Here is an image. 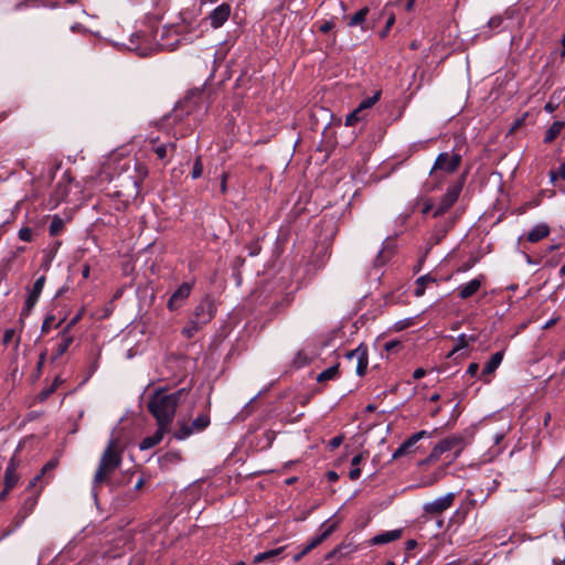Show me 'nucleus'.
Masks as SVG:
<instances>
[{
    "instance_id": "nucleus-38",
    "label": "nucleus",
    "mask_w": 565,
    "mask_h": 565,
    "mask_svg": "<svg viewBox=\"0 0 565 565\" xmlns=\"http://www.w3.org/2000/svg\"><path fill=\"white\" fill-rule=\"evenodd\" d=\"M503 15H494L488 21V28L494 32H500L503 30Z\"/></svg>"
},
{
    "instance_id": "nucleus-15",
    "label": "nucleus",
    "mask_w": 565,
    "mask_h": 565,
    "mask_svg": "<svg viewBox=\"0 0 565 565\" xmlns=\"http://www.w3.org/2000/svg\"><path fill=\"white\" fill-rule=\"evenodd\" d=\"M337 529V523L329 524L328 521L324 522L320 527V533L315 535L308 544L305 546V553L311 552L313 548L319 546L323 541H326Z\"/></svg>"
},
{
    "instance_id": "nucleus-28",
    "label": "nucleus",
    "mask_w": 565,
    "mask_h": 565,
    "mask_svg": "<svg viewBox=\"0 0 565 565\" xmlns=\"http://www.w3.org/2000/svg\"><path fill=\"white\" fill-rule=\"evenodd\" d=\"M194 433L195 431L192 428L191 424L181 422L179 423V428L173 431V438H175L177 440H184Z\"/></svg>"
},
{
    "instance_id": "nucleus-49",
    "label": "nucleus",
    "mask_w": 565,
    "mask_h": 565,
    "mask_svg": "<svg viewBox=\"0 0 565 565\" xmlns=\"http://www.w3.org/2000/svg\"><path fill=\"white\" fill-rule=\"evenodd\" d=\"M394 22H395V18H394L393 15H392L391 18H388V20H387V21H386V23H385V26H384V28H383V30L380 32V36H381L382 39H384V38L387 35V33L390 32V30H391V28L393 26Z\"/></svg>"
},
{
    "instance_id": "nucleus-37",
    "label": "nucleus",
    "mask_w": 565,
    "mask_h": 565,
    "mask_svg": "<svg viewBox=\"0 0 565 565\" xmlns=\"http://www.w3.org/2000/svg\"><path fill=\"white\" fill-rule=\"evenodd\" d=\"M63 227H64L63 220L60 218L58 216H54L50 224V227H49L50 235L51 236L58 235L62 232Z\"/></svg>"
},
{
    "instance_id": "nucleus-42",
    "label": "nucleus",
    "mask_w": 565,
    "mask_h": 565,
    "mask_svg": "<svg viewBox=\"0 0 565 565\" xmlns=\"http://www.w3.org/2000/svg\"><path fill=\"white\" fill-rule=\"evenodd\" d=\"M318 24V29L321 33H328L330 32L331 30L334 29L335 26V22H334V19H331V20H324L322 22H317L315 23V25Z\"/></svg>"
},
{
    "instance_id": "nucleus-11",
    "label": "nucleus",
    "mask_w": 565,
    "mask_h": 565,
    "mask_svg": "<svg viewBox=\"0 0 565 565\" xmlns=\"http://www.w3.org/2000/svg\"><path fill=\"white\" fill-rule=\"evenodd\" d=\"M232 13V7L227 2H223L216 8H214L205 20L209 21L210 25L213 29H218L225 24V22L230 19Z\"/></svg>"
},
{
    "instance_id": "nucleus-2",
    "label": "nucleus",
    "mask_w": 565,
    "mask_h": 565,
    "mask_svg": "<svg viewBox=\"0 0 565 565\" xmlns=\"http://www.w3.org/2000/svg\"><path fill=\"white\" fill-rule=\"evenodd\" d=\"M122 461L121 451L118 450L117 440L114 438H110V440L107 444V447L105 448L99 463L98 468L95 472L93 483L94 486H99L104 482H106L109 478V476L120 467Z\"/></svg>"
},
{
    "instance_id": "nucleus-6",
    "label": "nucleus",
    "mask_w": 565,
    "mask_h": 565,
    "mask_svg": "<svg viewBox=\"0 0 565 565\" xmlns=\"http://www.w3.org/2000/svg\"><path fill=\"white\" fill-rule=\"evenodd\" d=\"M150 151L157 156V159L167 166L177 150L175 141L160 142L159 138L149 139Z\"/></svg>"
},
{
    "instance_id": "nucleus-30",
    "label": "nucleus",
    "mask_w": 565,
    "mask_h": 565,
    "mask_svg": "<svg viewBox=\"0 0 565 565\" xmlns=\"http://www.w3.org/2000/svg\"><path fill=\"white\" fill-rule=\"evenodd\" d=\"M448 232V228L445 226L436 227L428 239L429 248H431L434 245L439 244L443 238L446 236Z\"/></svg>"
},
{
    "instance_id": "nucleus-40",
    "label": "nucleus",
    "mask_w": 565,
    "mask_h": 565,
    "mask_svg": "<svg viewBox=\"0 0 565 565\" xmlns=\"http://www.w3.org/2000/svg\"><path fill=\"white\" fill-rule=\"evenodd\" d=\"M203 174V162L201 157H196L194 160L193 169L191 172L192 179H199Z\"/></svg>"
},
{
    "instance_id": "nucleus-8",
    "label": "nucleus",
    "mask_w": 565,
    "mask_h": 565,
    "mask_svg": "<svg viewBox=\"0 0 565 565\" xmlns=\"http://www.w3.org/2000/svg\"><path fill=\"white\" fill-rule=\"evenodd\" d=\"M456 498V493L449 492L443 497L435 499L434 501L424 504L423 510L426 514L437 516L448 510Z\"/></svg>"
},
{
    "instance_id": "nucleus-24",
    "label": "nucleus",
    "mask_w": 565,
    "mask_h": 565,
    "mask_svg": "<svg viewBox=\"0 0 565 565\" xmlns=\"http://www.w3.org/2000/svg\"><path fill=\"white\" fill-rule=\"evenodd\" d=\"M18 481L19 476L17 473L15 462L13 460H10L4 472V487H7V490H12L18 483Z\"/></svg>"
},
{
    "instance_id": "nucleus-16",
    "label": "nucleus",
    "mask_w": 565,
    "mask_h": 565,
    "mask_svg": "<svg viewBox=\"0 0 565 565\" xmlns=\"http://www.w3.org/2000/svg\"><path fill=\"white\" fill-rule=\"evenodd\" d=\"M483 281H484V276L479 275L478 277L471 279L470 281L460 285L457 288L458 297L460 299H468V298L472 297L473 295H476L479 291Z\"/></svg>"
},
{
    "instance_id": "nucleus-50",
    "label": "nucleus",
    "mask_w": 565,
    "mask_h": 565,
    "mask_svg": "<svg viewBox=\"0 0 565 565\" xmlns=\"http://www.w3.org/2000/svg\"><path fill=\"white\" fill-rule=\"evenodd\" d=\"M412 324H413V319L408 318V319H405V320L397 321L395 323V329L397 331H402V330L411 327Z\"/></svg>"
},
{
    "instance_id": "nucleus-10",
    "label": "nucleus",
    "mask_w": 565,
    "mask_h": 565,
    "mask_svg": "<svg viewBox=\"0 0 565 565\" xmlns=\"http://www.w3.org/2000/svg\"><path fill=\"white\" fill-rule=\"evenodd\" d=\"M216 307L210 297L203 298L194 308L193 319L205 326L215 316Z\"/></svg>"
},
{
    "instance_id": "nucleus-25",
    "label": "nucleus",
    "mask_w": 565,
    "mask_h": 565,
    "mask_svg": "<svg viewBox=\"0 0 565 565\" xmlns=\"http://www.w3.org/2000/svg\"><path fill=\"white\" fill-rule=\"evenodd\" d=\"M211 424L210 418V402L207 403L206 412L200 414L196 418H194L191 423L192 428L195 433H201L205 430Z\"/></svg>"
},
{
    "instance_id": "nucleus-26",
    "label": "nucleus",
    "mask_w": 565,
    "mask_h": 565,
    "mask_svg": "<svg viewBox=\"0 0 565 565\" xmlns=\"http://www.w3.org/2000/svg\"><path fill=\"white\" fill-rule=\"evenodd\" d=\"M285 547H277L273 550L258 553L253 558V564H259L265 561L275 562V559L284 552Z\"/></svg>"
},
{
    "instance_id": "nucleus-57",
    "label": "nucleus",
    "mask_w": 565,
    "mask_h": 565,
    "mask_svg": "<svg viewBox=\"0 0 565 565\" xmlns=\"http://www.w3.org/2000/svg\"><path fill=\"white\" fill-rule=\"evenodd\" d=\"M227 179H228V174L226 172H224L221 177V192L223 194H225L227 191Z\"/></svg>"
},
{
    "instance_id": "nucleus-43",
    "label": "nucleus",
    "mask_w": 565,
    "mask_h": 565,
    "mask_svg": "<svg viewBox=\"0 0 565 565\" xmlns=\"http://www.w3.org/2000/svg\"><path fill=\"white\" fill-rule=\"evenodd\" d=\"M444 452L441 451L438 444L431 449L430 454L426 458V462H435L441 458Z\"/></svg>"
},
{
    "instance_id": "nucleus-1",
    "label": "nucleus",
    "mask_w": 565,
    "mask_h": 565,
    "mask_svg": "<svg viewBox=\"0 0 565 565\" xmlns=\"http://www.w3.org/2000/svg\"><path fill=\"white\" fill-rule=\"evenodd\" d=\"M191 391V385L182 387L171 394H164L162 388L157 390L148 402V411L156 418L157 425L170 428L177 407L181 399Z\"/></svg>"
},
{
    "instance_id": "nucleus-5",
    "label": "nucleus",
    "mask_w": 565,
    "mask_h": 565,
    "mask_svg": "<svg viewBox=\"0 0 565 565\" xmlns=\"http://www.w3.org/2000/svg\"><path fill=\"white\" fill-rule=\"evenodd\" d=\"M465 178L462 177L460 181L452 183L448 186L446 193L440 199V202L436 210L433 212V217H438L446 213L458 200L463 184Z\"/></svg>"
},
{
    "instance_id": "nucleus-32",
    "label": "nucleus",
    "mask_w": 565,
    "mask_h": 565,
    "mask_svg": "<svg viewBox=\"0 0 565 565\" xmlns=\"http://www.w3.org/2000/svg\"><path fill=\"white\" fill-rule=\"evenodd\" d=\"M203 327L202 323L194 320L193 318L183 327L182 334L185 335L188 339L192 338L201 328Z\"/></svg>"
},
{
    "instance_id": "nucleus-34",
    "label": "nucleus",
    "mask_w": 565,
    "mask_h": 565,
    "mask_svg": "<svg viewBox=\"0 0 565 565\" xmlns=\"http://www.w3.org/2000/svg\"><path fill=\"white\" fill-rule=\"evenodd\" d=\"M367 14H369V8L367 7H364V8L360 9L359 11H356L350 18V21H349L348 25L349 26H356L359 24H362L365 21Z\"/></svg>"
},
{
    "instance_id": "nucleus-53",
    "label": "nucleus",
    "mask_w": 565,
    "mask_h": 565,
    "mask_svg": "<svg viewBox=\"0 0 565 565\" xmlns=\"http://www.w3.org/2000/svg\"><path fill=\"white\" fill-rule=\"evenodd\" d=\"M361 477V469L359 467H352L349 471V478L351 480H358Z\"/></svg>"
},
{
    "instance_id": "nucleus-12",
    "label": "nucleus",
    "mask_w": 565,
    "mask_h": 565,
    "mask_svg": "<svg viewBox=\"0 0 565 565\" xmlns=\"http://www.w3.org/2000/svg\"><path fill=\"white\" fill-rule=\"evenodd\" d=\"M345 356L349 360H356L355 372L359 376H363L366 373L369 365V350L364 344H360L356 349L349 351Z\"/></svg>"
},
{
    "instance_id": "nucleus-31",
    "label": "nucleus",
    "mask_w": 565,
    "mask_h": 565,
    "mask_svg": "<svg viewBox=\"0 0 565 565\" xmlns=\"http://www.w3.org/2000/svg\"><path fill=\"white\" fill-rule=\"evenodd\" d=\"M338 375H339V365L335 364V365H332V366L326 369L321 373H319L317 376V382H326L329 380H333Z\"/></svg>"
},
{
    "instance_id": "nucleus-7",
    "label": "nucleus",
    "mask_w": 565,
    "mask_h": 565,
    "mask_svg": "<svg viewBox=\"0 0 565 565\" xmlns=\"http://www.w3.org/2000/svg\"><path fill=\"white\" fill-rule=\"evenodd\" d=\"M438 446L440 447L441 451L444 454H447V465L452 463L462 452L463 450V438L459 436H450L447 438H444L438 443Z\"/></svg>"
},
{
    "instance_id": "nucleus-44",
    "label": "nucleus",
    "mask_w": 565,
    "mask_h": 565,
    "mask_svg": "<svg viewBox=\"0 0 565 565\" xmlns=\"http://www.w3.org/2000/svg\"><path fill=\"white\" fill-rule=\"evenodd\" d=\"M18 236L23 242H31L33 238V231L30 227H22L19 230Z\"/></svg>"
},
{
    "instance_id": "nucleus-22",
    "label": "nucleus",
    "mask_w": 565,
    "mask_h": 565,
    "mask_svg": "<svg viewBox=\"0 0 565 565\" xmlns=\"http://www.w3.org/2000/svg\"><path fill=\"white\" fill-rule=\"evenodd\" d=\"M402 536V530H392L375 535L371 542L374 545H383L396 541Z\"/></svg>"
},
{
    "instance_id": "nucleus-45",
    "label": "nucleus",
    "mask_w": 565,
    "mask_h": 565,
    "mask_svg": "<svg viewBox=\"0 0 565 565\" xmlns=\"http://www.w3.org/2000/svg\"><path fill=\"white\" fill-rule=\"evenodd\" d=\"M54 320H55V317L54 316H47L43 323H42V327H41V332L43 334H46L50 332V330L53 328V323H54Z\"/></svg>"
},
{
    "instance_id": "nucleus-14",
    "label": "nucleus",
    "mask_w": 565,
    "mask_h": 565,
    "mask_svg": "<svg viewBox=\"0 0 565 565\" xmlns=\"http://www.w3.org/2000/svg\"><path fill=\"white\" fill-rule=\"evenodd\" d=\"M44 284H45V276H41L34 281V285H33L32 289L30 290L28 298L25 300V305L22 309L23 316H28L31 312V310L33 309V307L36 305V302L40 298V295L43 290Z\"/></svg>"
},
{
    "instance_id": "nucleus-47",
    "label": "nucleus",
    "mask_w": 565,
    "mask_h": 565,
    "mask_svg": "<svg viewBox=\"0 0 565 565\" xmlns=\"http://www.w3.org/2000/svg\"><path fill=\"white\" fill-rule=\"evenodd\" d=\"M458 341V344L457 347L450 352L449 356L452 355L456 351H458L459 349H463L466 347H468V341H467V337L466 334H460L457 339Z\"/></svg>"
},
{
    "instance_id": "nucleus-51",
    "label": "nucleus",
    "mask_w": 565,
    "mask_h": 565,
    "mask_svg": "<svg viewBox=\"0 0 565 565\" xmlns=\"http://www.w3.org/2000/svg\"><path fill=\"white\" fill-rule=\"evenodd\" d=\"M401 345V342L398 340H391V341H387L385 344H384V349L387 351V352H392L394 351L396 348H398Z\"/></svg>"
},
{
    "instance_id": "nucleus-33",
    "label": "nucleus",
    "mask_w": 565,
    "mask_h": 565,
    "mask_svg": "<svg viewBox=\"0 0 565 565\" xmlns=\"http://www.w3.org/2000/svg\"><path fill=\"white\" fill-rule=\"evenodd\" d=\"M435 278H433L429 275H424L417 278L416 280V289H415V296L420 297L425 292L426 285L429 282H434Z\"/></svg>"
},
{
    "instance_id": "nucleus-41",
    "label": "nucleus",
    "mask_w": 565,
    "mask_h": 565,
    "mask_svg": "<svg viewBox=\"0 0 565 565\" xmlns=\"http://www.w3.org/2000/svg\"><path fill=\"white\" fill-rule=\"evenodd\" d=\"M56 391V384H51L49 387H45L43 388L39 394H38V401L40 403H43L45 402L54 392Z\"/></svg>"
},
{
    "instance_id": "nucleus-17",
    "label": "nucleus",
    "mask_w": 565,
    "mask_h": 565,
    "mask_svg": "<svg viewBox=\"0 0 565 565\" xmlns=\"http://www.w3.org/2000/svg\"><path fill=\"white\" fill-rule=\"evenodd\" d=\"M168 431H169L168 427L158 425V429L152 436H147L140 441V444H139L140 450H147V449L153 448L154 446L160 444L164 434Z\"/></svg>"
},
{
    "instance_id": "nucleus-18",
    "label": "nucleus",
    "mask_w": 565,
    "mask_h": 565,
    "mask_svg": "<svg viewBox=\"0 0 565 565\" xmlns=\"http://www.w3.org/2000/svg\"><path fill=\"white\" fill-rule=\"evenodd\" d=\"M503 360V352H495L491 358L490 360L484 364L482 371H481V375H480V379L483 381V382H488V376L491 375L498 367L499 365L501 364Z\"/></svg>"
},
{
    "instance_id": "nucleus-20",
    "label": "nucleus",
    "mask_w": 565,
    "mask_h": 565,
    "mask_svg": "<svg viewBox=\"0 0 565 565\" xmlns=\"http://www.w3.org/2000/svg\"><path fill=\"white\" fill-rule=\"evenodd\" d=\"M60 338H61V340L57 343L55 352H54V354L52 356L53 361H55L60 356H62L68 350L70 345L74 341V337L67 330H62L60 332Z\"/></svg>"
},
{
    "instance_id": "nucleus-3",
    "label": "nucleus",
    "mask_w": 565,
    "mask_h": 565,
    "mask_svg": "<svg viewBox=\"0 0 565 565\" xmlns=\"http://www.w3.org/2000/svg\"><path fill=\"white\" fill-rule=\"evenodd\" d=\"M43 486L34 487L30 489L29 486L24 490V498L21 507L12 519L13 526L11 529L3 530L0 534V541L8 537L11 533H13L24 520L33 512L35 505L38 504L39 497L42 492Z\"/></svg>"
},
{
    "instance_id": "nucleus-55",
    "label": "nucleus",
    "mask_w": 565,
    "mask_h": 565,
    "mask_svg": "<svg viewBox=\"0 0 565 565\" xmlns=\"http://www.w3.org/2000/svg\"><path fill=\"white\" fill-rule=\"evenodd\" d=\"M295 362L302 365V364H307L309 361H308L307 355L302 351H299L296 355Z\"/></svg>"
},
{
    "instance_id": "nucleus-64",
    "label": "nucleus",
    "mask_w": 565,
    "mask_h": 565,
    "mask_svg": "<svg viewBox=\"0 0 565 565\" xmlns=\"http://www.w3.org/2000/svg\"><path fill=\"white\" fill-rule=\"evenodd\" d=\"M327 479L329 482H335L339 479V475L335 471L330 470L327 472Z\"/></svg>"
},
{
    "instance_id": "nucleus-52",
    "label": "nucleus",
    "mask_w": 565,
    "mask_h": 565,
    "mask_svg": "<svg viewBox=\"0 0 565 565\" xmlns=\"http://www.w3.org/2000/svg\"><path fill=\"white\" fill-rule=\"evenodd\" d=\"M14 335L13 329H7L3 333L2 342L3 344H9Z\"/></svg>"
},
{
    "instance_id": "nucleus-19",
    "label": "nucleus",
    "mask_w": 565,
    "mask_h": 565,
    "mask_svg": "<svg viewBox=\"0 0 565 565\" xmlns=\"http://www.w3.org/2000/svg\"><path fill=\"white\" fill-rule=\"evenodd\" d=\"M550 226L546 223H540L533 226L526 234V241L537 243L550 235Z\"/></svg>"
},
{
    "instance_id": "nucleus-35",
    "label": "nucleus",
    "mask_w": 565,
    "mask_h": 565,
    "mask_svg": "<svg viewBox=\"0 0 565 565\" xmlns=\"http://www.w3.org/2000/svg\"><path fill=\"white\" fill-rule=\"evenodd\" d=\"M380 97H381V90H376L372 96L370 97H366L365 99H363L358 108L364 113L366 109L371 108L373 105H375L379 100H380Z\"/></svg>"
},
{
    "instance_id": "nucleus-39",
    "label": "nucleus",
    "mask_w": 565,
    "mask_h": 565,
    "mask_svg": "<svg viewBox=\"0 0 565 565\" xmlns=\"http://www.w3.org/2000/svg\"><path fill=\"white\" fill-rule=\"evenodd\" d=\"M550 174V181L551 183H555V181L559 178L562 179L563 181H565V161L559 166L558 170L555 171V170H551L548 172Z\"/></svg>"
},
{
    "instance_id": "nucleus-59",
    "label": "nucleus",
    "mask_w": 565,
    "mask_h": 565,
    "mask_svg": "<svg viewBox=\"0 0 565 565\" xmlns=\"http://www.w3.org/2000/svg\"><path fill=\"white\" fill-rule=\"evenodd\" d=\"M541 203V196L539 195L536 199L532 200V201H529L524 204V209H532V207H535L537 205H540Z\"/></svg>"
},
{
    "instance_id": "nucleus-60",
    "label": "nucleus",
    "mask_w": 565,
    "mask_h": 565,
    "mask_svg": "<svg viewBox=\"0 0 565 565\" xmlns=\"http://www.w3.org/2000/svg\"><path fill=\"white\" fill-rule=\"evenodd\" d=\"M433 209H434V204L431 203V201L427 200V201L424 203V206H423L422 213H423L424 215H426V214H428Z\"/></svg>"
},
{
    "instance_id": "nucleus-62",
    "label": "nucleus",
    "mask_w": 565,
    "mask_h": 565,
    "mask_svg": "<svg viewBox=\"0 0 565 565\" xmlns=\"http://www.w3.org/2000/svg\"><path fill=\"white\" fill-rule=\"evenodd\" d=\"M45 359H46V352L44 351L39 356V362H38V365H36L38 372H41V370L43 367V364L45 362Z\"/></svg>"
},
{
    "instance_id": "nucleus-36",
    "label": "nucleus",
    "mask_w": 565,
    "mask_h": 565,
    "mask_svg": "<svg viewBox=\"0 0 565 565\" xmlns=\"http://www.w3.org/2000/svg\"><path fill=\"white\" fill-rule=\"evenodd\" d=\"M364 118V113H362L358 107L351 111L347 118H345V126L347 127H353L359 121H361Z\"/></svg>"
},
{
    "instance_id": "nucleus-46",
    "label": "nucleus",
    "mask_w": 565,
    "mask_h": 565,
    "mask_svg": "<svg viewBox=\"0 0 565 565\" xmlns=\"http://www.w3.org/2000/svg\"><path fill=\"white\" fill-rule=\"evenodd\" d=\"M84 315V309H81L68 322L67 324L65 326V328L63 330H67L68 332H71V329L76 326L82 317Z\"/></svg>"
},
{
    "instance_id": "nucleus-61",
    "label": "nucleus",
    "mask_w": 565,
    "mask_h": 565,
    "mask_svg": "<svg viewBox=\"0 0 565 565\" xmlns=\"http://www.w3.org/2000/svg\"><path fill=\"white\" fill-rule=\"evenodd\" d=\"M362 460H363V455L362 454H358V455H355L351 459V466L352 467H359V465L361 463Z\"/></svg>"
},
{
    "instance_id": "nucleus-48",
    "label": "nucleus",
    "mask_w": 565,
    "mask_h": 565,
    "mask_svg": "<svg viewBox=\"0 0 565 565\" xmlns=\"http://www.w3.org/2000/svg\"><path fill=\"white\" fill-rule=\"evenodd\" d=\"M444 476H445V468H439L437 471L434 472L433 478L429 481H427L425 484L431 486V484L436 483L439 479H441Z\"/></svg>"
},
{
    "instance_id": "nucleus-54",
    "label": "nucleus",
    "mask_w": 565,
    "mask_h": 565,
    "mask_svg": "<svg viewBox=\"0 0 565 565\" xmlns=\"http://www.w3.org/2000/svg\"><path fill=\"white\" fill-rule=\"evenodd\" d=\"M478 371H479V364L476 362H472L468 365L467 374L470 376H475V375H477Z\"/></svg>"
},
{
    "instance_id": "nucleus-58",
    "label": "nucleus",
    "mask_w": 565,
    "mask_h": 565,
    "mask_svg": "<svg viewBox=\"0 0 565 565\" xmlns=\"http://www.w3.org/2000/svg\"><path fill=\"white\" fill-rule=\"evenodd\" d=\"M558 107V104H554L552 100L547 102L544 106V110L552 114L554 113Z\"/></svg>"
},
{
    "instance_id": "nucleus-27",
    "label": "nucleus",
    "mask_w": 565,
    "mask_h": 565,
    "mask_svg": "<svg viewBox=\"0 0 565 565\" xmlns=\"http://www.w3.org/2000/svg\"><path fill=\"white\" fill-rule=\"evenodd\" d=\"M564 121H554L545 132L544 142L551 143L554 141L564 128Z\"/></svg>"
},
{
    "instance_id": "nucleus-13",
    "label": "nucleus",
    "mask_w": 565,
    "mask_h": 565,
    "mask_svg": "<svg viewBox=\"0 0 565 565\" xmlns=\"http://www.w3.org/2000/svg\"><path fill=\"white\" fill-rule=\"evenodd\" d=\"M430 433L427 430H420L415 434H413L411 437H408L405 441H403L399 447L393 452L392 458L398 459L403 456H406L414 451L415 445L423 438L429 437Z\"/></svg>"
},
{
    "instance_id": "nucleus-23",
    "label": "nucleus",
    "mask_w": 565,
    "mask_h": 565,
    "mask_svg": "<svg viewBox=\"0 0 565 565\" xmlns=\"http://www.w3.org/2000/svg\"><path fill=\"white\" fill-rule=\"evenodd\" d=\"M181 454L179 451H168L159 457L158 461L161 469H170L172 466L181 461Z\"/></svg>"
},
{
    "instance_id": "nucleus-21",
    "label": "nucleus",
    "mask_w": 565,
    "mask_h": 565,
    "mask_svg": "<svg viewBox=\"0 0 565 565\" xmlns=\"http://www.w3.org/2000/svg\"><path fill=\"white\" fill-rule=\"evenodd\" d=\"M71 181L72 178L70 171H65L54 191V200L56 203L63 201L68 195V185Z\"/></svg>"
},
{
    "instance_id": "nucleus-63",
    "label": "nucleus",
    "mask_w": 565,
    "mask_h": 565,
    "mask_svg": "<svg viewBox=\"0 0 565 565\" xmlns=\"http://www.w3.org/2000/svg\"><path fill=\"white\" fill-rule=\"evenodd\" d=\"M425 374H426V371H425L423 367H418V369H416V370L414 371V373H413V377H414L415 380H419V379L424 377V376H425Z\"/></svg>"
},
{
    "instance_id": "nucleus-29",
    "label": "nucleus",
    "mask_w": 565,
    "mask_h": 565,
    "mask_svg": "<svg viewBox=\"0 0 565 565\" xmlns=\"http://www.w3.org/2000/svg\"><path fill=\"white\" fill-rule=\"evenodd\" d=\"M57 466V461L56 460H50L49 462H46L43 468L41 469L40 473L36 475L30 482H29V488L30 489H33L34 487L38 486V482L43 478V476L47 472V471H52L56 468Z\"/></svg>"
},
{
    "instance_id": "nucleus-9",
    "label": "nucleus",
    "mask_w": 565,
    "mask_h": 565,
    "mask_svg": "<svg viewBox=\"0 0 565 565\" xmlns=\"http://www.w3.org/2000/svg\"><path fill=\"white\" fill-rule=\"evenodd\" d=\"M193 286V282H182L170 296L167 303L168 309L174 311L181 308L190 297Z\"/></svg>"
},
{
    "instance_id": "nucleus-4",
    "label": "nucleus",
    "mask_w": 565,
    "mask_h": 565,
    "mask_svg": "<svg viewBox=\"0 0 565 565\" xmlns=\"http://www.w3.org/2000/svg\"><path fill=\"white\" fill-rule=\"evenodd\" d=\"M460 163L461 156L459 153H439L429 171V177L435 181V183L430 185V190H434L443 182V173H454L459 168Z\"/></svg>"
},
{
    "instance_id": "nucleus-56",
    "label": "nucleus",
    "mask_w": 565,
    "mask_h": 565,
    "mask_svg": "<svg viewBox=\"0 0 565 565\" xmlns=\"http://www.w3.org/2000/svg\"><path fill=\"white\" fill-rule=\"evenodd\" d=\"M342 441H343L342 436H335L329 441V446H330V448L334 449V448H338L342 444Z\"/></svg>"
}]
</instances>
